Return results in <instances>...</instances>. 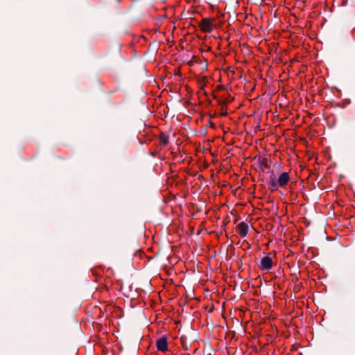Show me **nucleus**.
I'll return each instance as SVG.
<instances>
[{"instance_id":"f257e3e1","label":"nucleus","mask_w":355,"mask_h":355,"mask_svg":"<svg viewBox=\"0 0 355 355\" xmlns=\"http://www.w3.org/2000/svg\"><path fill=\"white\" fill-rule=\"evenodd\" d=\"M213 19L205 17L203 18L199 24L200 28L203 33H211L214 28Z\"/></svg>"},{"instance_id":"f03ea898","label":"nucleus","mask_w":355,"mask_h":355,"mask_svg":"<svg viewBox=\"0 0 355 355\" xmlns=\"http://www.w3.org/2000/svg\"><path fill=\"white\" fill-rule=\"evenodd\" d=\"M258 266L261 270H270L272 266V259L269 256H264L261 259L260 262L258 264Z\"/></svg>"},{"instance_id":"7ed1b4c3","label":"nucleus","mask_w":355,"mask_h":355,"mask_svg":"<svg viewBox=\"0 0 355 355\" xmlns=\"http://www.w3.org/2000/svg\"><path fill=\"white\" fill-rule=\"evenodd\" d=\"M157 349L162 352L168 350V340L166 336H162L157 340Z\"/></svg>"},{"instance_id":"20e7f679","label":"nucleus","mask_w":355,"mask_h":355,"mask_svg":"<svg viewBox=\"0 0 355 355\" xmlns=\"http://www.w3.org/2000/svg\"><path fill=\"white\" fill-rule=\"evenodd\" d=\"M236 232L241 237L246 236L248 233V225L244 222L239 223L236 225Z\"/></svg>"},{"instance_id":"39448f33","label":"nucleus","mask_w":355,"mask_h":355,"mask_svg":"<svg viewBox=\"0 0 355 355\" xmlns=\"http://www.w3.org/2000/svg\"><path fill=\"white\" fill-rule=\"evenodd\" d=\"M289 179L290 177L288 173L284 172L281 173L277 180L279 183V187H283L286 186L288 184Z\"/></svg>"},{"instance_id":"423d86ee","label":"nucleus","mask_w":355,"mask_h":355,"mask_svg":"<svg viewBox=\"0 0 355 355\" xmlns=\"http://www.w3.org/2000/svg\"><path fill=\"white\" fill-rule=\"evenodd\" d=\"M159 144L164 146H167L169 144V137L164 132H162L159 137Z\"/></svg>"},{"instance_id":"0eeeda50","label":"nucleus","mask_w":355,"mask_h":355,"mask_svg":"<svg viewBox=\"0 0 355 355\" xmlns=\"http://www.w3.org/2000/svg\"><path fill=\"white\" fill-rule=\"evenodd\" d=\"M270 185L273 188H277V187H279V183L277 180L272 179L270 180Z\"/></svg>"}]
</instances>
